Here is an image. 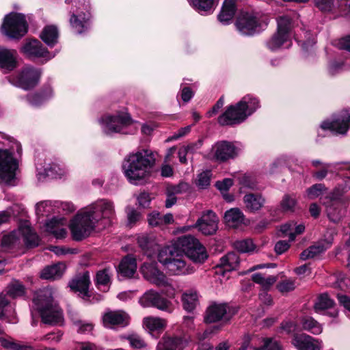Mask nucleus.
I'll return each mask as SVG.
<instances>
[{"instance_id":"nucleus-58","label":"nucleus","mask_w":350,"mask_h":350,"mask_svg":"<svg viewBox=\"0 0 350 350\" xmlns=\"http://www.w3.org/2000/svg\"><path fill=\"white\" fill-rule=\"evenodd\" d=\"M7 295L3 293L0 294V319L10 323L12 321L6 313L7 310L4 309L7 306H11L9 300L6 297Z\"/></svg>"},{"instance_id":"nucleus-36","label":"nucleus","mask_w":350,"mask_h":350,"mask_svg":"<svg viewBox=\"0 0 350 350\" xmlns=\"http://www.w3.org/2000/svg\"><path fill=\"white\" fill-rule=\"evenodd\" d=\"M246 210L250 213L258 211L263 205L265 200L260 194L248 193L243 198Z\"/></svg>"},{"instance_id":"nucleus-46","label":"nucleus","mask_w":350,"mask_h":350,"mask_svg":"<svg viewBox=\"0 0 350 350\" xmlns=\"http://www.w3.org/2000/svg\"><path fill=\"white\" fill-rule=\"evenodd\" d=\"M326 249L327 247L322 243H317L304 250L300 254V258L304 260L313 258L323 253Z\"/></svg>"},{"instance_id":"nucleus-49","label":"nucleus","mask_w":350,"mask_h":350,"mask_svg":"<svg viewBox=\"0 0 350 350\" xmlns=\"http://www.w3.org/2000/svg\"><path fill=\"white\" fill-rule=\"evenodd\" d=\"M234 248L241 253L253 252L256 246L251 239L238 240L233 243Z\"/></svg>"},{"instance_id":"nucleus-37","label":"nucleus","mask_w":350,"mask_h":350,"mask_svg":"<svg viewBox=\"0 0 350 350\" xmlns=\"http://www.w3.org/2000/svg\"><path fill=\"white\" fill-rule=\"evenodd\" d=\"M291 41L290 37L275 31L266 42V47L271 51H276L286 42Z\"/></svg>"},{"instance_id":"nucleus-26","label":"nucleus","mask_w":350,"mask_h":350,"mask_svg":"<svg viewBox=\"0 0 350 350\" xmlns=\"http://www.w3.org/2000/svg\"><path fill=\"white\" fill-rule=\"evenodd\" d=\"M90 284V275L88 271L83 273L81 275L75 278L69 282V286L71 290L75 292H79L83 295V297H90L88 291Z\"/></svg>"},{"instance_id":"nucleus-24","label":"nucleus","mask_w":350,"mask_h":350,"mask_svg":"<svg viewBox=\"0 0 350 350\" xmlns=\"http://www.w3.org/2000/svg\"><path fill=\"white\" fill-rule=\"evenodd\" d=\"M53 95V89L49 84H44L38 91L28 94L27 100L33 106L39 107Z\"/></svg>"},{"instance_id":"nucleus-39","label":"nucleus","mask_w":350,"mask_h":350,"mask_svg":"<svg viewBox=\"0 0 350 350\" xmlns=\"http://www.w3.org/2000/svg\"><path fill=\"white\" fill-rule=\"evenodd\" d=\"M183 308L188 312L193 311L198 304V295L196 290L189 289L182 295Z\"/></svg>"},{"instance_id":"nucleus-18","label":"nucleus","mask_w":350,"mask_h":350,"mask_svg":"<svg viewBox=\"0 0 350 350\" xmlns=\"http://www.w3.org/2000/svg\"><path fill=\"white\" fill-rule=\"evenodd\" d=\"M18 66L16 50L0 46V69L3 70V73H10Z\"/></svg>"},{"instance_id":"nucleus-28","label":"nucleus","mask_w":350,"mask_h":350,"mask_svg":"<svg viewBox=\"0 0 350 350\" xmlns=\"http://www.w3.org/2000/svg\"><path fill=\"white\" fill-rule=\"evenodd\" d=\"M185 346L183 338L164 335L158 342L156 350H183Z\"/></svg>"},{"instance_id":"nucleus-63","label":"nucleus","mask_w":350,"mask_h":350,"mask_svg":"<svg viewBox=\"0 0 350 350\" xmlns=\"http://www.w3.org/2000/svg\"><path fill=\"white\" fill-rule=\"evenodd\" d=\"M169 192H172L174 194H180L186 193L189 189V185L185 182H180L178 185H170L167 187Z\"/></svg>"},{"instance_id":"nucleus-11","label":"nucleus","mask_w":350,"mask_h":350,"mask_svg":"<svg viewBox=\"0 0 350 350\" xmlns=\"http://www.w3.org/2000/svg\"><path fill=\"white\" fill-rule=\"evenodd\" d=\"M237 312L235 308L226 304H213L207 308L204 321L206 323H213L219 321L228 322Z\"/></svg>"},{"instance_id":"nucleus-59","label":"nucleus","mask_w":350,"mask_h":350,"mask_svg":"<svg viewBox=\"0 0 350 350\" xmlns=\"http://www.w3.org/2000/svg\"><path fill=\"white\" fill-rule=\"evenodd\" d=\"M326 189L324 184L316 183L307 189V194L309 198L314 199L321 196L323 191Z\"/></svg>"},{"instance_id":"nucleus-3","label":"nucleus","mask_w":350,"mask_h":350,"mask_svg":"<svg viewBox=\"0 0 350 350\" xmlns=\"http://www.w3.org/2000/svg\"><path fill=\"white\" fill-rule=\"evenodd\" d=\"M267 24L259 12L252 9L239 10L234 22L238 32L243 36L248 37L262 33Z\"/></svg>"},{"instance_id":"nucleus-4","label":"nucleus","mask_w":350,"mask_h":350,"mask_svg":"<svg viewBox=\"0 0 350 350\" xmlns=\"http://www.w3.org/2000/svg\"><path fill=\"white\" fill-rule=\"evenodd\" d=\"M33 301L44 323L57 325L62 321V310L54 304L50 291L44 290L38 292Z\"/></svg>"},{"instance_id":"nucleus-62","label":"nucleus","mask_w":350,"mask_h":350,"mask_svg":"<svg viewBox=\"0 0 350 350\" xmlns=\"http://www.w3.org/2000/svg\"><path fill=\"white\" fill-rule=\"evenodd\" d=\"M225 226L229 229L242 231L247 226L246 220H224Z\"/></svg>"},{"instance_id":"nucleus-35","label":"nucleus","mask_w":350,"mask_h":350,"mask_svg":"<svg viewBox=\"0 0 350 350\" xmlns=\"http://www.w3.org/2000/svg\"><path fill=\"white\" fill-rule=\"evenodd\" d=\"M64 263H57L44 268L40 273V278L44 280H56L62 277L65 270Z\"/></svg>"},{"instance_id":"nucleus-13","label":"nucleus","mask_w":350,"mask_h":350,"mask_svg":"<svg viewBox=\"0 0 350 350\" xmlns=\"http://www.w3.org/2000/svg\"><path fill=\"white\" fill-rule=\"evenodd\" d=\"M91 13L87 10L70 12L69 24L72 31L77 34L88 32L91 28Z\"/></svg>"},{"instance_id":"nucleus-54","label":"nucleus","mask_w":350,"mask_h":350,"mask_svg":"<svg viewBox=\"0 0 350 350\" xmlns=\"http://www.w3.org/2000/svg\"><path fill=\"white\" fill-rule=\"evenodd\" d=\"M111 273L109 268L97 271L96 275V285L107 286L111 283Z\"/></svg>"},{"instance_id":"nucleus-25","label":"nucleus","mask_w":350,"mask_h":350,"mask_svg":"<svg viewBox=\"0 0 350 350\" xmlns=\"http://www.w3.org/2000/svg\"><path fill=\"white\" fill-rule=\"evenodd\" d=\"M143 324L148 332L157 338L165 329L167 321L159 317H148L144 319Z\"/></svg>"},{"instance_id":"nucleus-51","label":"nucleus","mask_w":350,"mask_h":350,"mask_svg":"<svg viewBox=\"0 0 350 350\" xmlns=\"http://www.w3.org/2000/svg\"><path fill=\"white\" fill-rule=\"evenodd\" d=\"M252 280L259 284L265 290L269 289L275 282L276 278L273 275H270L267 278L263 277L261 273H257L252 275Z\"/></svg>"},{"instance_id":"nucleus-6","label":"nucleus","mask_w":350,"mask_h":350,"mask_svg":"<svg viewBox=\"0 0 350 350\" xmlns=\"http://www.w3.org/2000/svg\"><path fill=\"white\" fill-rule=\"evenodd\" d=\"M42 74L41 68L31 65H25L16 74L8 76L6 79L13 85L29 91L35 88L40 83Z\"/></svg>"},{"instance_id":"nucleus-17","label":"nucleus","mask_w":350,"mask_h":350,"mask_svg":"<svg viewBox=\"0 0 350 350\" xmlns=\"http://www.w3.org/2000/svg\"><path fill=\"white\" fill-rule=\"evenodd\" d=\"M133 124V119L128 113L118 111L116 114L109 116L106 119L107 133H120L124 126Z\"/></svg>"},{"instance_id":"nucleus-48","label":"nucleus","mask_w":350,"mask_h":350,"mask_svg":"<svg viewBox=\"0 0 350 350\" xmlns=\"http://www.w3.org/2000/svg\"><path fill=\"white\" fill-rule=\"evenodd\" d=\"M54 209L57 210V213L59 215H57L58 217H64L66 215H68L74 213L76 210L75 206L70 202H60L55 201L54 202Z\"/></svg>"},{"instance_id":"nucleus-31","label":"nucleus","mask_w":350,"mask_h":350,"mask_svg":"<svg viewBox=\"0 0 350 350\" xmlns=\"http://www.w3.org/2000/svg\"><path fill=\"white\" fill-rule=\"evenodd\" d=\"M54 204H52L51 201H42L36 205V214L37 219L45 217V219H64V217H58L54 211Z\"/></svg>"},{"instance_id":"nucleus-47","label":"nucleus","mask_w":350,"mask_h":350,"mask_svg":"<svg viewBox=\"0 0 350 350\" xmlns=\"http://www.w3.org/2000/svg\"><path fill=\"white\" fill-rule=\"evenodd\" d=\"M195 227L204 234L208 235L215 233L218 226L216 220H198Z\"/></svg>"},{"instance_id":"nucleus-21","label":"nucleus","mask_w":350,"mask_h":350,"mask_svg":"<svg viewBox=\"0 0 350 350\" xmlns=\"http://www.w3.org/2000/svg\"><path fill=\"white\" fill-rule=\"evenodd\" d=\"M18 231L27 247L34 248L40 244L41 239L31 226L29 220H23L18 227Z\"/></svg>"},{"instance_id":"nucleus-22","label":"nucleus","mask_w":350,"mask_h":350,"mask_svg":"<svg viewBox=\"0 0 350 350\" xmlns=\"http://www.w3.org/2000/svg\"><path fill=\"white\" fill-rule=\"evenodd\" d=\"M18 231L27 247L34 248L40 244L41 239L31 226L29 220H23L18 227Z\"/></svg>"},{"instance_id":"nucleus-60","label":"nucleus","mask_w":350,"mask_h":350,"mask_svg":"<svg viewBox=\"0 0 350 350\" xmlns=\"http://www.w3.org/2000/svg\"><path fill=\"white\" fill-rule=\"evenodd\" d=\"M247 226H250L255 233H260L269 225L266 220H246Z\"/></svg>"},{"instance_id":"nucleus-10","label":"nucleus","mask_w":350,"mask_h":350,"mask_svg":"<svg viewBox=\"0 0 350 350\" xmlns=\"http://www.w3.org/2000/svg\"><path fill=\"white\" fill-rule=\"evenodd\" d=\"M140 269L146 280L158 286L166 288L169 295H174V289L169 279L158 269L155 263L144 262Z\"/></svg>"},{"instance_id":"nucleus-40","label":"nucleus","mask_w":350,"mask_h":350,"mask_svg":"<svg viewBox=\"0 0 350 350\" xmlns=\"http://www.w3.org/2000/svg\"><path fill=\"white\" fill-rule=\"evenodd\" d=\"M21 245V237L18 228L10 233L3 235L1 239V246L3 249H12Z\"/></svg>"},{"instance_id":"nucleus-9","label":"nucleus","mask_w":350,"mask_h":350,"mask_svg":"<svg viewBox=\"0 0 350 350\" xmlns=\"http://www.w3.org/2000/svg\"><path fill=\"white\" fill-rule=\"evenodd\" d=\"M18 161L8 149L0 148V180L8 185H14Z\"/></svg>"},{"instance_id":"nucleus-42","label":"nucleus","mask_w":350,"mask_h":350,"mask_svg":"<svg viewBox=\"0 0 350 350\" xmlns=\"http://www.w3.org/2000/svg\"><path fill=\"white\" fill-rule=\"evenodd\" d=\"M176 252H179L174 245L165 246L159 250L158 260L165 267L167 263L176 256Z\"/></svg>"},{"instance_id":"nucleus-41","label":"nucleus","mask_w":350,"mask_h":350,"mask_svg":"<svg viewBox=\"0 0 350 350\" xmlns=\"http://www.w3.org/2000/svg\"><path fill=\"white\" fill-rule=\"evenodd\" d=\"M276 31L283 33L291 38V31L293 28V18L288 15H282L276 18Z\"/></svg>"},{"instance_id":"nucleus-23","label":"nucleus","mask_w":350,"mask_h":350,"mask_svg":"<svg viewBox=\"0 0 350 350\" xmlns=\"http://www.w3.org/2000/svg\"><path fill=\"white\" fill-rule=\"evenodd\" d=\"M177 250L180 254L184 253L187 257H194L193 249L200 246V241L191 235H184L178 238L175 243Z\"/></svg>"},{"instance_id":"nucleus-38","label":"nucleus","mask_w":350,"mask_h":350,"mask_svg":"<svg viewBox=\"0 0 350 350\" xmlns=\"http://www.w3.org/2000/svg\"><path fill=\"white\" fill-rule=\"evenodd\" d=\"M240 263L239 256L235 252H228L220 258L218 266L224 269V271H230L236 269Z\"/></svg>"},{"instance_id":"nucleus-16","label":"nucleus","mask_w":350,"mask_h":350,"mask_svg":"<svg viewBox=\"0 0 350 350\" xmlns=\"http://www.w3.org/2000/svg\"><path fill=\"white\" fill-rule=\"evenodd\" d=\"M140 301L144 306H152L161 310L172 311V303L153 290L145 293Z\"/></svg>"},{"instance_id":"nucleus-61","label":"nucleus","mask_w":350,"mask_h":350,"mask_svg":"<svg viewBox=\"0 0 350 350\" xmlns=\"http://www.w3.org/2000/svg\"><path fill=\"white\" fill-rule=\"evenodd\" d=\"M332 44L340 50L350 52V34L346 35L340 39L334 40Z\"/></svg>"},{"instance_id":"nucleus-7","label":"nucleus","mask_w":350,"mask_h":350,"mask_svg":"<svg viewBox=\"0 0 350 350\" xmlns=\"http://www.w3.org/2000/svg\"><path fill=\"white\" fill-rule=\"evenodd\" d=\"M20 52L29 60L35 62L36 59H40V64L46 63L53 57L48 49L35 38H26L20 48Z\"/></svg>"},{"instance_id":"nucleus-56","label":"nucleus","mask_w":350,"mask_h":350,"mask_svg":"<svg viewBox=\"0 0 350 350\" xmlns=\"http://www.w3.org/2000/svg\"><path fill=\"white\" fill-rule=\"evenodd\" d=\"M62 174L59 167L55 164H49L44 169L43 173H40V175H43L44 177L49 178H56Z\"/></svg>"},{"instance_id":"nucleus-1","label":"nucleus","mask_w":350,"mask_h":350,"mask_svg":"<svg viewBox=\"0 0 350 350\" xmlns=\"http://www.w3.org/2000/svg\"><path fill=\"white\" fill-rule=\"evenodd\" d=\"M155 159L149 150L142 149L127 154L122 163V170L128 182L134 185H142L151 176Z\"/></svg>"},{"instance_id":"nucleus-2","label":"nucleus","mask_w":350,"mask_h":350,"mask_svg":"<svg viewBox=\"0 0 350 350\" xmlns=\"http://www.w3.org/2000/svg\"><path fill=\"white\" fill-rule=\"evenodd\" d=\"M259 100L252 95L243 96L238 103L226 107L224 113L217 118V122L221 126L239 124L259 107Z\"/></svg>"},{"instance_id":"nucleus-19","label":"nucleus","mask_w":350,"mask_h":350,"mask_svg":"<svg viewBox=\"0 0 350 350\" xmlns=\"http://www.w3.org/2000/svg\"><path fill=\"white\" fill-rule=\"evenodd\" d=\"M129 321L130 317L124 310H109L103 316V325L108 328L124 327L129 325Z\"/></svg>"},{"instance_id":"nucleus-43","label":"nucleus","mask_w":350,"mask_h":350,"mask_svg":"<svg viewBox=\"0 0 350 350\" xmlns=\"http://www.w3.org/2000/svg\"><path fill=\"white\" fill-rule=\"evenodd\" d=\"M302 328L313 334H319L323 331L322 325L311 317H304L301 321Z\"/></svg>"},{"instance_id":"nucleus-64","label":"nucleus","mask_w":350,"mask_h":350,"mask_svg":"<svg viewBox=\"0 0 350 350\" xmlns=\"http://www.w3.org/2000/svg\"><path fill=\"white\" fill-rule=\"evenodd\" d=\"M258 350H282L280 344L271 338L264 339L262 347Z\"/></svg>"},{"instance_id":"nucleus-14","label":"nucleus","mask_w":350,"mask_h":350,"mask_svg":"<svg viewBox=\"0 0 350 350\" xmlns=\"http://www.w3.org/2000/svg\"><path fill=\"white\" fill-rule=\"evenodd\" d=\"M350 126V113H347L344 116H338L332 119L323 121L320 127L324 131H329L333 135L345 134Z\"/></svg>"},{"instance_id":"nucleus-50","label":"nucleus","mask_w":350,"mask_h":350,"mask_svg":"<svg viewBox=\"0 0 350 350\" xmlns=\"http://www.w3.org/2000/svg\"><path fill=\"white\" fill-rule=\"evenodd\" d=\"M334 304V300L329 297L327 293H322L317 297L314 304V310L316 312L327 310L332 308Z\"/></svg>"},{"instance_id":"nucleus-32","label":"nucleus","mask_w":350,"mask_h":350,"mask_svg":"<svg viewBox=\"0 0 350 350\" xmlns=\"http://www.w3.org/2000/svg\"><path fill=\"white\" fill-rule=\"evenodd\" d=\"M137 269V262L135 258L127 256L120 262L118 271L124 278H131Z\"/></svg>"},{"instance_id":"nucleus-30","label":"nucleus","mask_w":350,"mask_h":350,"mask_svg":"<svg viewBox=\"0 0 350 350\" xmlns=\"http://www.w3.org/2000/svg\"><path fill=\"white\" fill-rule=\"evenodd\" d=\"M166 268L174 275L185 274L188 273L185 257L179 252H176V256L167 263Z\"/></svg>"},{"instance_id":"nucleus-8","label":"nucleus","mask_w":350,"mask_h":350,"mask_svg":"<svg viewBox=\"0 0 350 350\" xmlns=\"http://www.w3.org/2000/svg\"><path fill=\"white\" fill-rule=\"evenodd\" d=\"M96 212L100 213V219H113L116 216L113 202L106 199H100L79 210L71 219H92Z\"/></svg>"},{"instance_id":"nucleus-29","label":"nucleus","mask_w":350,"mask_h":350,"mask_svg":"<svg viewBox=\"0 0 350 350\" xmlns=\"http://www.w3.org/2000/svg\"><path fill=\"white\" fill-rule=\"evenodd\" d=\"M59 37L58 29L53 25L44 27L39 36L40 40L50 48H53L58 43Z\"/></svg>"},{"instance_id":"nucleus-33","label":"nucleus","mask_w":350,"mask_h":350,"mask_svg":"<svg viewBox=\"0 0 350 350\" xmlns=\"http://www.w3.org/2000/svg\"><path fill=\"white\" fill-rule=\"evenodd\" d=\"M60 220H47L43 226V230L53 234L57 239H62L66 237L67 231L62 227Z\"/></svg>"},{"instance_id":"nucleus-15","label":"nucleus","mask_w":350,"mask_h":350,"mask_svg":"<svg viewBox=\"0 0 350 350\" xmlns=\"http://www.w3.org/2000/svg\"><path fill=\"white\" fill-rule=\"evenodd\" d=\"M69 228L72 239L81 241L88 237L94 229L92 220H71Z\"/></svg>"},{"instance_id":"nucleus-57","label":"nucleus","mask_w":350,"mask_h":350,"mask_svg":"<svg viewBox=\"0 0 350 350\" xmlns=\"http://www.w3.org/2000/svg\"><path fill=\"white\" fill-rule=\"evenodd\" d=\"M295 287V280L291 279L282 280L277 284L278 291L282 293L293 291Z\"/></svg>"},{"instance_id":"nucleus-53","label":"nucleus","mask_w":350,"mask_h":350,"mask_svg":"<svg viewBox=\"0 0 350 350\" xmlns=\"http://www.w3.org/2000/svg\"><path fill=\"white\" fill-rule=\"evenodd\" d=\"M297 202L288 194H285L280 202V206L282 213H293Z\"/></svg>"},{"instance_id":"nucleus-55","label":"nucleus","mask_w":350,"mask_h":350,"mask_svg":"<svg viewBox=\"0 0 350 350\" xmlns=\"http://www.w3.org/2000/svg\"><path fill=\"white\" fill-rule=\"evenodd\" d=\"M211 175L210 170L203 171L199 174L196 181V185L201 189H206L210 185Z\"/></svg>"},{"instance_id":"nucleus-44","label":"nucleus","mask_w":350,"mask_h":350,"mask_svg":"<svg viewBox=\"0 0 350 350\" xmlns=\"http://www.w3.org/2000/svg\"><path fill=\"white\" fill-rule=\"evenodd\" d=\"M194 9L201 14H208L214 10V0H191Z\"/></svg>"},{"instance_id":"nucleus-27","label":"nucleus","mask_w":350,"mask_h":350,"mask_svg":"<svg viewBox=\"0 0 350 350\" xmlns=\"http://www.w3.org/2000/svg\"><path fill=\"white\" fill-rule=\"evenodd\" d=\"M237 10V3L234 0H224L217 16L218 21L224 25H228L234 18Z\"/></svg>"},{"instance_id":"nucleus-52","label":"nucleus","mask_w":350,"mask_h":350,"mask_svg":"<svg viewBox=\"0 0 350 350\" xmlns=\"http://www.w3.org/2000/svg\"><path fill=\"white\" fill-rule=\"evenodd\" d=\"M193 250V254L194 257H188L191 259L193 262L202 264L204 262V261L208 258V254L206 252V248L200 243V246L193 247L191 249Z\"/></svg>"},{"instance_id":"nucleus-45","label":"nucleus","mask_w":350,"mask_h":350,"mask_svg":"<svg viewBox=\"0 0 350 350\" xmlns=\"http://www.w3.org/2000/svg\"><path fill=\"white\" fill-rule=\"evenodd\" d=\"M6 295L15 299L22 297L25 294L26 288L25 286L18 280H14L6 287Z\"/></svg>"},{"instance_id":"nucleus-12","label":"nucleus","mask_w":350,"mask_h":350,"mask_svg":"<svg viewBox=\"0 0 350 350\" xmlns=\"http://www.w3.org/2000/svg\"><path fill=\"white\" fill-rule=\"evenodd\" d=\"M212 149L214 160L220 163L234 159L239 154L238 148L232 142L226 140L216 142Z\"/></svg>"},{"instance_id":"nucleus-20","label":"nucleus","mask_w":350,"mask_h":350,"mask_svg":"<svg viewBox=\"0 0 350 350\" xmlns=\"http://www.w3.org/2000/svg\"><path fill=\"white\" fill-rule=\"evenodd\" d=\"M291 345L297 350H321V342L306 334H294Z\"/></svg>"},{"instance_id":"nucleus-34","label":"nucleus","mask_w":350,"mask_h":350,"mask_svg":"<svg viewBox=\"0 0 350 350\" xmlns=\"http://www.w3.org/2000/svg\"><path fill=\"white\" fill-rule=\"evenodd\" d=\"M60 220H47L43 226V230L53 234L57 239H62L66 237L67 231L62 227Z\"/></svg>"},{"instance_id":"nucleus-5","label":"nucleus","mask_w":350,"mask_h":350,"mask_svg":"<svg viewBox=\"0 0 350 350\" xmlns=\"http://www.w3.org/2000/svg\"><path fill=\"white\" fill-rule=\"evenodd\" d=\"M28 31L29 25L24 14L12 12L4 16L1 32L9 39L19 40Z\"/></svg>"}]
</instances>
